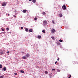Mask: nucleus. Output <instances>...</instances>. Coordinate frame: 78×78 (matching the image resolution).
I'll list each match as a JSON object with an SVG mask.
<instances>
[{
    "label": "nucleus",
    "mask_w": 78,
    "mask_h": 78,
    "mask_svg": "<svg viewBox=\"0 0 78 78\" xmlns=\"http://www.w3.org/2000/svg\"><path fill=\"white\" fill-rule=\"evenodd\" d=\"M62 9L63 10H66V6L65 5H63L62 6Z\"/></svg>",
    "instance_id": "1"
},
{
    "label": "nucleus",
    "mask_w": 78,
    "mask_h": 78,
    "mask_svg": "<svg viewBox=\"0 0 78 78\" xmlns=\"http://www.w3.org/2000/svg\"><path fill=\"white\" fill-rule=\"evenodd\" d=\"M43 23L44 25H47V21L44 20L43 21Z\"/></svg>",
    "instance_id": "2"
},
{
    "label": "nucleus",
    "mask_w": 78,
    "mask_h": 78,
    "mask_svg": "<svg viewBox=\"0 0 78 78\" xmlns=\"http://www.w3.org/2000/svg\"><path fill=\"white\" fill-rule=\"evenodd\" d=\"M2 6H5L6 5V2H3L2 4Z\"/></svg>",
    "instance_id": "3"
},
{
    "label": "nucleus",
    "mask_w": 78,
    "mask_h": 78,
    "mask_svg": "<svg viewBox=\"0 0 78 78\" xmlns=\"http://www.w3.org/2000/svg\"><path fill=\"white\" fill-rule=\"evenodd\" d=\"M51 31V33H55L56 32V30L54 29H53Z\"/></svg>",
    "instance_id": "4"
},
{
    "label": "nucleus",
    "mask_w": 78,
    "mask_h": 78,
    "mask_svg": "<svg viewBox=\"0 0 78 78\" xmlns=\"http://www.w3.org/2000/svg\"><path fill=\"white\" fill-rule=\"evenodd\" d=\"M2 70H4V71H6V67H4L3 69H2Z\"/></svg>",
    "instance_id": "5"
},
{
    "label": "nucleus",
    "mask_w": 78,
    "mask_h": 78,
    "mask_svg": "<svg viewBox=\"0 0 78 78\" xmlns=\"http://www.w3.org/2000/svg\"><path fill=\"white\" fill-rule=\"evenodd\" d=\"M27 11V10H23V13H26V12Z\"/></svg>",
    "instance_id": "6"
},
{
    "label": "nucleus",
    "mask_w": 78,
    "mask_h": 78,
    "mask_svg": "<svg viewBox=\"0 0 78 78\" xmlns=\"http://www.w3.org/2000/svg\"><path fill=\"white\" fill-rule=\"evenodd\" d=\"M26 56L27 57V58H28V57H30V55L29 54H27L26 55Z\"/></svg>",
    "instance_id": "7"
},
{
    "label": "nucleus",
    "mask_w": 78,
    "mask_h": 78,
    "mask_svg": "<svg viewBox=\"0 0 78 78\" xmlns=\"http://www.w3.org/2000/svg\"><path fill=\"white\" fill-rule=\"evenodd\" d=\"M25 31L27 32H28V29L27 28H25Z\"/></svg>",
    "instance_id": "8"
},
{
    "label": "nucleus",
    "mask_w": 78,
    "mask_h": 78,
    "mask_svg": "<svg viewBox=\"0 0 78 78\" xmlns=\"http://www.w3.org/2000/svg\"><path fill=\"white\" fill-rule=\"evenodd\" d=\"M44 73L45 75H47V74H48V72H47V71H45L44 72Z\"/></svg>",
    "instance_id": "9"
},
{
    "label": "nucleus",
    "mask_w": 78,
    "mask_h": 78,
    "mask_svg": "<svg viewBox=\"0 0 78 78\" xmlns=\"http://www.w3.org/2000/svg\"><path fill=\"white\" fill-rule=\"evenodd\" d=\"M22 58L23 59H25L27 58V57L26 56H23L22 57Z\"/></svg>",
    "instance_id": "10"
},
{
    "label": "nucleus",
    "mask_w": 78,
    "mask_h": 78,
    "mask_svg": "<svg viewBox=\"0 0 78 78\" xmlns=\"http://www.w3.org/2000/svg\"><path fill=\"white\" fill-rule=\"evenodd\" d=\"M29 31L30 32H33V30L32 29H30L29 30Z\"/></svg>",
    "instance_id": "11"
},
{
    "label": "nucleus",
    "mask_w": 78,
    "mask_h": 78,
    "mask_svg": "<svg viewBox=\"0 0 78 78\" xmlns=\"http://www.w3.org/2000/svg\"><path fill=\"white\" fill-rule=\"evenodd\" d=\"M36 0H33L32 2H33V3H36Z\"/></svg>",
    "instance_id": "12"
},
{
    "label": "nucleus",
    "mask_w": 78,
    "mask_h": 78,
    "mask_svg": "<svg viewBox=\"0 0 78 78\" xmlns=\"http://www.w3.org/2000/svg\"><path fill=\"white\" fill-rule=\"evenodd\" d=\"M57 71L58 72H61V70H59V69H57Z\"/></svg>",
    "instance_id": "13"
},
{
    "label": "nucleus",
    "mask_w": 78,
    "mask_h": 78,
    "mask_svg": "<svg viewBox=\"0 0 78 78\" xmlns=\"http://www.w3.org/2000/svg\"><path fill=\"white\" fill-rule=\"evenodd\" d=\"M46 14V13H45V12H43L42 14H43V15H45Z\"/></svg>",
    "instance_id": "14"
},
{
    "label": "nucleus",
    "mask_w": 78,
    "mask_h": 78,
    "mask_svg": "<svg viewBox=\"0 0 78 78\" xmlns=\"http://www.w3.org/2000/svg\"><path fill=\"white\" fill-rule=\"evenodd\" d=\"M41 37V36H38L37 37V38L38 39H40V38Z\"/></svg>",
    "instance_id": "15"
},
{
    "label": "nucleus",
    "mask_w": 78,
    "mask_h": 78,
    "mask_svg": "<svg viewBox=\"0 0 78 78\" xmlns=\"http://www.w3.org/2000/svg\"><path fill=\"white\" fill-rule=\"evenodd\" d=\"M59 16L61 17H62V14H59Z\"/></svg>",
    "instance_id": "16"
},
{
    "label": "nucleus",
    "mask_w": 78,
    "mask_h": 78,
    "mask_svg": "<svg viewBox=\"0 0 78 78\" xmlns=\"http://www.w3.org/2000/svg\"><path fill=\"white\" fill-rule=\"evenodd\" d=\"M6 30H7V31H8L9 30V28H6Z\"/></svg>",
    "instance_id": "17"
},
{
    "label": "nucleus",
    "mask_w": 78,
    "mask_h": 78,
    "mask_svg": "<svg viewBox=\"0 0 78 78\" xmlns=\"http://www.w3.org/2000/svg\"><path fill=\"white\" fill-rule=\"evenodd\" d=\"M51 38H52V39H53V40H55V37H51Z\"/></svg>",
    "instance_id": "18"
},
{
    "label": "nucleus",
    "mask_w": 78,
    "mask_h": 78,
    "mask_svg": "<svg viewBox=\"0 0 78 78\" xmlns=\"http://www.w3.org/2000/svg\"><path fill=\"white\" fill-rule=\"evenodd\" d=\"M34 20H37V18H35L34 19Z\"/></svg>",
    "instance_id": "19"
},
{
    "label": "nucleus",
    "mask_w": 78,
    "mask_h": 78,
    "mask_svg": "<svg viewBox=\"0 0 78 78\" xmlns=\"http://www.w3.org/2000/svg\"><path fill=\"white\" fill-rule=\"evenodd\" d=\"M43 33H45V30H44L42 31Z\"/></svg>",
    "instance_id": "20"
},
{
    "label": "nucleus",
    "mask_w": 78,
    "mask_h": 78,
    "mask_svg": "<svg viewBox=\"0 0 78 78\" xmlns=\"http://www.w3.org/2000/svg\"><path fill=\"white\" fill-rule=\"evenodd\" d=\"M0 53V55H3V52H1Z\"/></svg>",
    "instance_id": "21"
},
{
    "label": "nucleus",
    "mask_w": 78,
    "mask_h": 78,
    "mask_svg": "<svg viewBox=\"0 0 78 78\" xmlns=\"http://www.w3.org/2000/svg\"><path fill=\"white\" fill-rule=\"evenodd\" d=\"M14 75H17V73H14Z\"/></svg>",
    "instance_id": "22"
},
{
    "label": "nucleus",
    "mask_w": 78,
    "mask_h": 78,
    "mask_svg": "<svg viewBox=\"0 0 78 78\" xmlns=\"http://www.w3.org/2000/svg\"><path fill=\"white\" fill-rule=\"evenodd\" d=\"M20 72H21V73H24V71L23 70L20 71Z\"/></svg>",
    "instance_id": "23"
},
{
    "label": "nucleus",
    "mask_w": 78,
    "mask_h": 78,
    "mask_svg": "<svg viewBox=\"0 0 78 78\" xmlns=\"http://www.w3.org/2000/svg\"><path fill=\"white\" fill-rule=\"evenodd\" d=\"M59 41H60V42H62V40H61V39H60V40H59Z\"/></svg>",
    "instance_id": "24"
},
{
    "label": "nucleus",
    "mask_w": 78,
    "mask_h": 78,
    "mask_svg": "<svg viewBox=\"0 0 78 78\" xmlns=\"http://www.w3.org/2000/svg\"><path fill=\"white\" fill-rule=\"evenodd\" d=\"M72 77V76H71V75H69V77H68V78H70Z\"/></svg>",
    "instance_id": "25"
},
{
    "label": "nucleus",
    "mask_w": 78,
    "mask_h": 78,
    "mask_svg": "<svg viewBox=\"0 0 78 78\" xmlns=\"http://www.w3.org/2000/svg\"><path fill=\"white\" fill-rule=\"evenodd\" d=\"M4 77L3 76H0V78H3Z\"/></svg>",
    "instance_id": "26"
},
{
    "label": "nucleus",
    "mask_w": 78,
    "mask_h": 78,
    "mask_svg": "<svg viewBox=\"0 0 78 78\" xmlns=\"http://www.w3.org/2000/svg\"><path fill=\"white\" fill-rule=\"evenodd\" d=\"M52 71H55V69H52Z\"/></svg>",
    "instance_id": "27"
},
{
    "label": "nucleus",
    "mask_w": 78,
    "mask_h": 78,
    "mask_svg": "<svg viewBox=\"0 0 78 78\" xmlns=\"http://www.w3.org/2000/svg\"><path fill=\"white\" fill-rule=\"evenodd\" d=\"M59 58H58L57 59V61H59Z\"/></svg>",
    "instance_id": "28"
},
{
    "label": "nucleus",
    "mask_w": 78,
    "mask_h": 78,
    "mask_svg": "<svg viewBox=\"0 0 78 78\" xmlns=\"http://www.w3.org/2000/svg\"><path fill=\"white\" fill-rule=\"evenodd\" d=\"M23 27H21V30H23Z\"/></svg>",
    "instance_id": "29"
},
{
    "label": "nucleus",
    "mask_w": 78,
    "mask_h": 78,
    "mask_svg": "<svg viewBox=\"0 0 78 78\" xmlns=\"http://www.w3.org/2000/svg\"><path fill=\"white\" fill-rule=\"evenodd\" d=\"M4 30H5V29H2V31H4Z\"/></svg>",
    "instance_id": "30"
},
{
    "label": "nucleus",
    "mask_w": 78,
    "mask_h": 78,
    "mask_svg": "<svg viewBox=\"0 0 78 78\" xmlns=\"http://www.w3.org/2000/svg\"><path fill=\"white\" fill-rule=\"evenodd\" d=\"M14 17H16V16H15V15H14L13 16Z\"/></svg>",
    "instance_id": "31"
},
{
    "label": "nucleus",
    "mask_w": 78,
    "mask_h": 78,
    "mask_svg": "<svg viewBox=\"0 0 78 78\" xmlns=\"http://www.w3.org/2000/svg\"><path fill=\"white\" fill-rule=\"evenodd\" d=\"M57 63V62H55V64H56V63Z\"/></svg>",
    "instance_id": "32"
},
{
    "label": "nucleus",
    "mask_w": 78,
    "mask_h": 78,
    "mask_svg": "<svg viewBox=\"0 0 78 78\" xmlns=\"http://www.w3.org/2000/svg\"><path fill=\"white\" fill-rule=\"evenodd\" d=\"M2 65L1 64V65H0V67H2Z\"/></svg>",
    "instance_id": "33"
},
{
    "label": "nucleus",
    "mask_w": 78,
    "mask_h": 78,
    "mask_svg": "<svg viewBox=\"0 0 78 78\" xmlns=\"http://www.w3.org/2000/svg\"><path fill=\"white\" fill-rule=\"evenodd\" d=\"M2 66H0V69H2Z\"/></svg>",
    "instance_id": "34"
},
{
    "label": "nucleus",
    "mask_w": 78,
    "mask_h": 78,
    "mask_svg": "<svg viewBox=\"0 0 78 78\" xmlns=\"http://www.w3.org/2000/svg\"><path fill=\"white\" fill-rule=\"evenodd\" d=\"M7 53H9V51H7Z\"/></svg>",
    "instance_id": "35"
},
{
    "label": "nucleus",
    "mask_w": 78,
    "mask_h": 78,
    "mask_svg": "<svg viewBox=\"0 0 78 78\" xmlns=\"http://www.w3.org/2000/svg\"><path fill=\"white\" fill-rule=\"evenodd\" d=\"M9 15H9V14H8V16H9Z\"/></svg>",
    "instance_id": "36"
},
{
    "label": "nucleus",
    "mask_w": 78,
    "mask_h": 78,
    "mask_svg": "<svg viewBox=\"0 0 78 78\" xmlns=\"http://www.w3.org/2000/svg\"><path fill=\"white\" fill-rule=\"evenodd\" d=\"M32 0H29V1H31Z\"/></svg>",
    "instance_id": "37"
},
{
    "label": "nucleus",
    "mask_w": 78,
    "mask_h": 78,
    "mask_svg": "<svg viewBox=\"0 0 78 78\" xmlns=\"http://www.w3.org/2000/svg\"><path fill=\"white\" fill-rule=\"evenodd\" d=\"M52 22H53V23H54V21H53Z\"/></svg>",
    "instance_id": "38"
}]
</instances>
